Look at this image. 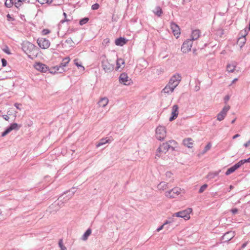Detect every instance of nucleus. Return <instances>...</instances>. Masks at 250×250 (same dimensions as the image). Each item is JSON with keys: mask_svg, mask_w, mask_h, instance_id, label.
Listing matches in <instances>:
<instances>
[{"mask_svg": "<svg viewBox=\"0 0 250 250\" xmlns=\"http://www.w3.org/2000/svg\"><path fill=\"white\" fill-rule=\"evenodd\" d=\"M181 81V76L179 74L173 75L169 81L168 83L163 89L162 92L167 94L172 93L174 89L178 85Z\"/></svg>", "mask_w": 250, "mask_h": 250, "instance_id": "obj_1", "label": "nucleus"}, {"mask_svg": "<svg viewBox=\"0 0 250 250\" xmlns=\"http://www.w3.org/2000/svg\"><path fill=\"white\" fill-rule=\"evenodd\" d=\"M21 48L28 58L33 59L37 57L38 49L37 47L31 42L25 41L21 43Z\"/></svg>", "mask_w": 250, "mask_h": 250, "instance_id": "obj_2", "label": "nucleus"}, {"mask_svg": "<svg viewBox=\"0 0 250 250\" xmlns=\"http://www.w3.org/2000/svg\"><path fill=\"white\" fill-rule=\"evenodd\" d=\"M156 138L159 141H163L167 135V131L165 127L161 125L158 126L155 130Z\"/></svg>", "mask_w": 250, "mask_h": 250, "instance_id": "obj_3", "label": "nucleus"}, {"mask_svg": "<svg viewBox=\"0 0 250 250\" xmlns=\"http://www.w3.org/2000/svg\"><path fill=\"white\" fill-rule=\"evenodd\" d=\"M102 67L105 73L112 72L114 68L113 64L110 63L104 56L102 61Z\"/></svg>", "mask_w": 250, "mask_h": 250, "instance_id": "obj_4", "label": "nucleus"}, {"mask_svg": "<svg viewBox=\"0 0 250 250\" xmlns=\"http://www.w3.org/2000/svg\"><path fill=\"white\" fill-rule=\"evenodd\" d=\"M192 212V209L188 208L187 209L179 211L173 214V216L181 217L185 220H188L190 218L189 214Z\"/></svg>", "mask_w": 250, "mask_h": 250, "instance_id": "obj_5", "label": "nucleus"}, {"mask_svg": "<svg viewBox=\"0 0 250 250\" xmlns=\"http://www.w3.org/2000/svg\"><path fill=\"white\" fill-rule=\"evenodd\" d=\"M181 188L175 187L169 191L165 192V196L169 198H174L181 193Z\"/></svg>", "mask_w": 250, "mask_h": 250, "instance_id": "obj_6", "label": "nucleus"}, {"mask_svg": "<svg viewBox=\"0 0 250 250\" xmlns=\"http://www.w3.org/2000/svg\"><path fill=\"white\" fill-rule=\"evenodd\" d=\"M169 146H170L168 145L167 142L160 145L157 150L156 157L160 158L161 156V152L166 153L168 150L169 149L171 148Z\"/></svg>", "mask_w": 250, "mask_h": 250, "instance_id": "obj_7", "label": "nucleus"}, {"mask_svg": "<svg viewBox=\"0 0 250 250\" xmlns=\"http://www.w3.org/2000/svg\"><path fill=\"white\" fill-rule=\"evenodd\" d=\"M37 42L40 47L44 49L49 48L50 45V41L45 38H39Z\"/></svg>", "mask_w": 250, "mask_h": 250, "instance_id": "obj_8", "label": "nucleus"}, {"mask_svg": "<svg viewBox=\"0 0 250 250\" xmlns=\"http://www.w3.org/2000/svg\"><path fill=\"white\" fill-rule=\"evenodd\" d=\"M192 42L193 41L190 39H188L184 42L181 47V51L185 53L190 51Z\"/></svg>", "mask_w": 250, "mask_h": 250, "instance_id": "obj_9", "label": "nucleus"}, {"mask_svg": "<svg viewBox=\"0 0 250 250\" xmlns=\"http://www.w3.org/2000/svg\"><path fill=\"white\" fill-rule=\"evenodd\" d=\"M229 109L230 106L229 105L224 107L222 110L217 114V120L219 121L224 120Z\"/></svg>", "mask_w": 250, "mask_h": 250, "instance_id": "obj_10", "label": "nucleus"}, {"mask_svg": "<svg viewBox=\"0 0 250 250\" xmlns=\"http://www.w3.org/2000/svg\"><path fill=\"white\" fill-rule=\"evenodd\" d=\"M34 67L36 70L42 72H46L49 70L46 65L41 62H36L34 65Z\"/></svg>", "mask_w": 250, "mask_h": 250, "instance_id": "obj_11", "label": "nucleus"}, {"mask_svg": "<svg viewBox=\"0 0 250 250\" xmlns=\"http://www.w3.org/2000/svg\"><path fill=\"white\" fill-rule=\"evenodd\" d=\"M130 79H129L125 73H122L119 77V81L121 83L128 85L130 84Z\"/></svg>", "mask_w": 250, "mask_h": 250, "instance_id": "obj_12", "label": "nucleus"}, {"mask_svg": "<svg viewBox=\"0 0 250 250\" xmlns=\"http://www.w3.org/2000/svg\"><path fill=\"white\" fill-rule=\"evenodd\" d=\"M178 106L176 104L174 105L172 107L171 116L169 118V120L172 121L175 120L178 115Z\"/></svg>", "mask_w": 250, "mask_h": 250, "instance_id": "obj_13", "label": "nucleus"}, {"mask_svg": "<svg viewBox=\"0 0 250 250\" xmlns=\"http://www.w3.org/2000/svg\"><path fill=\"white\" fill-rule=\"evenodd\" d=\"M170 26L173 34L175 36H177L176 38H178L180 34L179 27L176 23L173 22L171 23Z\"/></svg>", "mask_w": 250, "mask_h": 250, "instance_id": "obj_14", "label": "nucleus"}, {"mask_svg": "<svg viewBox=\"0 0 250 250\" xmlns=\"http://www.w3.org/2000/svg\"><path fill=\"white\" fill-rule=\"evenodd\" d=\"M234 237V231H229L226 233L223 236L222 239L224 240L225 242H228L232 238Z\"/></svg>", "mask_w": 250, "mask_h": 250, "instance_id": "obj_15", "label": "nucleus"}, {"mask_svg": "<svg viewBox=\"0 0 250 250\" xmlns=\"http://www.w3.org/2000/svg\"><path fill=\"white\" fill-rule=\"evenodd\" d=\"M193 140L191 138H188L183 140V144L188 148H192L193 147Z\"/></svg>", "mask_w": 250, "mask_h": 250, "instance_id": "obj_16", "label": "nucleus"}, {"mask_svg": "<svg viewBox=\"0 0 250 250\" xmlns=\"http://www.w3.org/2000/svg\"><path fill=\"white\" fill-rule=\"evenodd\" d=\"M68 192H69L70 193L68 194L67 196H66V200H65V202L67 201L70 199L72 198V197L73 196L74 193L76 192V190H75L74 188H72L71 189H70L69 191H66L64 192L63 194H66Z\"/></svg>", "mask_w": 250, "mask_h": 250, "instance_id": "obj_17", "label": "nucleus"}, {"mask_svg": "<svg viewBox=\"0 0 250 250\" xmlns=\"http://www.w3.org/2000/svg\"><path fill=\"white\" fill-rule=\"evenodd\" d=\"M200 31L199 30L196 29L193 30L191 34V39L193 41V40H196L200 37Z\"/></svg>", "mask_w": 250, "mask_h": 250, "instance_id": "obj_18", "label": "nucleus"}, {"mask_svg": "<svg viewBox=\"0 0 250 250\" xmlns=\"http://www.w3.org/2000/svg\"><path fill=\"white\" fill-rule=\"evenodd\" d=\"M108 103V99L106 98H102L98 102V104L100 106L104 107Z\"/></svg>", "mask_w": 250, "mask_h": 250, "instance_id": "obj_19", "label": "nucleus"}, {"mask_svg": "<svg viewBox=\"0 0 250 250\" xmlns=\"http://www.w3.org/2000/svg\"><path fill=\"white\" fill-rule=\"evenodd\" d=\"M126 43V40L123 37H120L115 40V44L118 46H123Z\"/></svg>", "mask_w": 250, "mask_h": 250, "instance_id": "obj_20", "label": "nucleus"}, {"mask_svg": "<svg viewBox=\"0 0 250 250\" xmlns=\"http://www.w3.org/2000/svg\"><path fill=\"white\" fill-rule=\"evenodd\" d=\"M168 188L167 183L165 182H161L157 186V188L160 190H164Z\"/></svg>", "mask_w": 250, "mask_h": 250, "instance_id": "obj_21", "label": "nucleus"}, {"mask_svg": "<svg viewBox=\"0 0 250 250\" xmlns=\"http://www.w3.org/2000/svg\"><path fill=\"white\" fill-rule=\"evenodd\" d=\"M236 66L235 62L228 64L227 66V70L229 72H233Z\"/></svg>", "mask_w": 250, "mask_h": 250, "instance_id": "obj_22", "label": "nucleus"}, {"mask_svg": "<svg viewBox=\"0 0 250 250\" xmlns=\"http://www.w3.org/2000/svg\"><path fill=\"white\" fill-rule=\"evenodd\" d=\"M20 127L21 125H19L17 123H13L7 128L11 132L13 130H19Z\"/></svg>", "mask_w": 250, "mask_h": 250, "instance_id": "obj_23", "label": "nucleus"}, {"mask_svg": "<svg viewBox=\"0 0 250 250\" xmlns=\"http://www.w3.org/2000/svg\"><path fill=\"white\" fill-rule=\"evenodd\" d=\"M110 140L109 139H106L103 138L101 139L99 141V142L96 145V147H99L105 144L106 143H110Z\"/></svg>", "mask_w": 250, "mask_h": 250, "instance_id": "obj_24", "label": "nucleus"}, {"mask_svg": "<svg viewBox=\"0 0 250 250\" xmlns=\"http://www.w3.org/2000/svg\"><path fill=\"white\" fill-rule=\"evenodd\" d=\"M246 39L245 36L239 38L237 41V44L242 47L245 43Z\"/></svg>", "mask_w": 250, "mask_h": 250, "instance_id": "obj_25", "label": "nucleus"}, {"mask_svg": "<svg viewBox=\"0 0 250 250\" xmlns=\"http://www.w3.org/2000/svg\"><path fill=\"white\" fill-rule=\"evenodd\" d=\"M65 202H63L60 200L58 202L57 204L55 203L54 204H52L51 206H50V208H53L54 206H55L56 205H57L58 207L57 208L56 210H58L61 207L63 206Z\"/></svg>", "mask_w": 250, "mask_h": 250, "instance_id": "obj_26", "label": "nucleus"}, {"mask_svg": "<svg viewBox=\"0 0 250 250\" xmlns=\"http://www.w3.org/2000/svg\"><path fill=\"white\" fill-rule=\"evenodd\" d=\"M91 230L90 229H87L86 231L84 232L83 235L82 236V240L85 241L87 239L88 237L91 234Z\"/></svg>", "mask_w": 250, "mask_h": 250, "instance_id": "obj_27", "label": "nucleus"}, {"mask_svg": "<svg viewBox=\"0 0 250 250\" xmlns=\"http://www.w3.org/2000/svg\"><path fill=\"white\" fill-rule=\"evenodd\" d=\"M69 58L66 57L62 60V62L60 64V66L64 68L66 66V65L69 63Z\"/></svg>", "mask_w": 250, "mask_h": 250, "instance_id": "obj_28", "label": "nucleus"}, {"mask_svg": "<svg viewBox=\"0 0 250 250\" xmlns=\"http://www.w3.org/2000/svg\"><path fill=\"white\" fill-rule=\"evenodd\" d=\"M153 12L158 17H160L163 13L162 8L160 6H157L155 8V10L153 11Z\"/></svg>", "mask_w": 250, "mask_h": 250, "instance_id": "obj_29", "label": "nucleus"}, {"mask_svg": "<svg viewBox=\"0 0 250 250\" xmlns=\"http://www.w3.org/2000/svg\"><path fill=\"white\" fill-rule=\"evenodd\" d=\"M167 143L170 146H169L172 149V150H174V147H176V146L177 145L176 142L173 140H169V141L167 142Z\"/></svg>", "mask_w": 250, "mask_h": 250, "instance_id": "obj_30", "label": "nucleus"}, {"mask_svg": "<svg viewBox=\"0 0 250 250\" xmlns=\"http://www.w3.org/2000/svg\"><path fill=\"white\" fill-rule=\"evenodd\" d=\"M220 171L209 173L208 174V178L209 179L214 178L215 177L217 176L219 174Z\"/></svg>", "mask_w": 250, "mask_h": 250, "instance_id": "obj_31", "label": "nucleus"}, {"mask_svg": "<svg viewBox=\"0 0 250 250\" xmlns=\"http://www.w3.org/2000/svg\"><path fill=\"white\" fill-rule=\"evenodd\" d=\"M60 68V65H56L53 67H52L51 69H49V72L51 73H57L58 70H59Z\"/></svg>", "mask_w": 250, "mask_h": 250, "instance_id": "obj_32", "label": "nucleus"}, {"mask_svg": "<svg viewBox=\"0 0 250 250\" xmlns=\"http://www.w3.org/2000/svg\"><path fill=\"white\" fill-rule=\"evenodd\" d=\"M125 63L124 60L122 59H118L117 60V66L116 69L118 70L121 67V64H124Z\"/></svg>", "mask_w": 250, "mask_h": 250, "instance_id": "obj_33", "label": "nucleus"}, {"mask_svg": "<svg viewBox=\"0 0 250 250\" xmlns=\"http://www.w3.org/2000/svg\"><path fill=\"white\" fill-rule=\"evenodd\" d=\"M5 5L8 8H10L13 5V2L12 0H6L5 2Z\"/></svg>", "mask_w": 250, "mask_h": 250, "instance_id": "obj_34", "label": "nucleus"}, {"mask_svg": "<svg viewBox=\"0 0 250 250\" xmlns=\"http://www.w3.org/2000/svg\"><path fill=\"white\" fill-rule=\"evenodd\" d=\"M211 147V145L210 143H208L207 144V145H206V146L205 147L204 149L203 150L202 153L204 154L206 152H207L208 150H209L210 149Z\"/></svg>", "mask_w": 250, "mask_h": 250, "instance_id": "obj_35", "label": "nucleus"}, {"mask_svg": "<svg viewBox=\"0 0 250 250\" xmlns=\"http://www.w3.org/2000/svg\"><path fill=\"white\" fill-rule=\"evenodd\" d=\"M36 0L38 1L41 4H43L45 3L50 4L53 1L52 0Z\"/></svg>", "mask_w": 250, "mask_h": 250, "instance_id": "obj_36", "label": "nucleus"}, {"mask_svg": "<svg viewBox=\"0 0 250 250\" xmlns=\"http://www.w3.org/2000/svg\"><path fill=\"white\" fill-rule=\"evenodd\" d=\"M88 21L89 19L88 18H84L80 21L79 23L81 25H83L86 23Z\"/></svg>", "mask_w": 250, "mask_h": 250, "instance_id": "obj_37", "label": "nucleus"}, {"mask_svg": "<svg viewBox=\"0 0 250 250\" xmlns=\"http://www.w3.org/2000/svg\"><path fill=\"white\" fill-rule=\"evenodd\" d=\"M59 245L61 250H66V248L63 245V241L62 239H60L59 241Z\"/></svg>", "mask_w": 250, "mask_h": 250, "instance_id": "obj_38", "label": "nucleus"}, {"mask_svg": "<svg viewBox=\"0 0 250 250\" xmlns=\"http://www.w3.org/2000/svg\"><path fill=\"white\" fill-rule=\"evenodd\" d=\"M207 187L208 185L207 184H204L203 186H202L199 190V192L200 193L203 192L205 191V190L207 188Z\"/></svg>", "mask_w": 250, "mask_h": 250, "instance_id": "obj_39", "label": "nucleus"}, {"mask_svg": "<svg viewBox=\"0 0 250 250\" xmlns=\"http://www.w3.org/2000/svg\"><path fill=\"white\" fill-rule=\"evenodd\" d=\"M171 223V222H170V221H166L165 222V223L163 225H162L161 226H160L159 228H158L157 229V231H158H158H160L161 230H162V229L164 228V226H165L166 225L168 224H169V223Z\"/></svg>", "mask_w": 250, "mask_h": 250, "instance_id": "obj_40", "label": "nucleus"}, {"mask_svg": "<svg viewBox=\"0 0 250 250\" xmlns=\"http://www.w3.org/2000/svg\"><path fill=\"white\" fill-rule=\"evenodd\" d=\"M235 171L234 170V169H233L232 167H230V168H228L227 171L226 172V175H229L230 174H231V173H233V172H234Z\"/></svg>", "mask_w": 250, "mask_h": 250, "instance_id": "obj_41", "label": "nucleus"}, {"mask_svg": "<svg viewBox=\"0 0 250 250\" xmlns=\"http://www.w3.org/2000/svg\"><path fill=\"white\" fill-rule=\"evenodd\" d=\"M109 43V39L108 38H106L103 41L102 44L104 46H106L108 45V44Z\"/></svg>", "mask_w": 250, "mask_h": 250, "instance_id": "obj_42", "label": "nucleus"}, {"mask_svg": "<svg viewBox=\"0 0 250 250\" xmlns=\"http://www.w3.org/2000/svg\"><path fill=\"white\" fill-rule=\"evenodd\" d=\"M243 165V163L242 160H240L239 162H238L237 163L235 164L234 165L236 167V168L238 169Z\"/></svg>", "mask_w": 250, "mask_h": 250, "instance_id": "obj_43", "label": "nucleus"}, {"mask_svg": "<svg viewBox=\"0 0 250 250\" xmlns=\"http://www.w3.org/2000/svg\"><path fill=\"white\" fill-rule=\"evenodd\" d=\"M21 4H22V2L21 1H20L19 0H17V1H16L15 2V7H16L17 8H19L20 7L21 5Z\"/></svg>", "mask_w": 250, "mask_h": 250, "instance_id": "obj_44", "label": "nucleus"}, {"mask_svg": "<svg viewBox=\"0 0 250 250\" xmlns=\"http://www.w3.org/2000/svg\"><path fill=\"white\" fill-rule=\"evenodd\" d=\"M50 33V30L47 29H44L42 30V34L43 35H47Z\"/></svg>", "mask_w": 250, "mask_h": 250, "instance_id": "obj_45", "label": "nucleus"}, {"mask_svg": "<svg viewBox=\"0 0 250 250\" xmlns=\"http://www.w3.org/2000/svg\"><path fill=\"white\" fill-rule=\"evenodd\" d=\"M78 60L77 59H75L74 60V63L75 65H76L78 67H82L83 70L84 69V67L82 66L81 64H79L78 62Z\"/></svg>", "mask_w": 250, "mask_h": 250, "instance_id": "obj_46", "label": "nucleus"}, {"mask_svg": "<svg viewBox=\"0 0 250 250\" xmlns=\"http://www.w3.org/2000/svg\"><path fill=\"white\" fill-rule=\"evenodd\" d=\"M10 131L7 128L2 133L1 136L4 137L6 136L7 134H8Z\"/></svg>", "mask_w": 250, "mask_h": 250, "instance_id": "obj_47", "label": "nucleus"}, {"mask_svg": "<svg viewBox=\"0 0 250 250\" xmlns=\"http://www.w3.org/2000/svg\"><path fill=\"white\" fill-rule=\"evenodd\" d=\"M92 10H97L99 8V4L98 3H95L92 6Z\"/></svg>", "mask_w": 250, "mask_h": 250, "instance_id": "obj_48", "label": "nucleus"}, {"mask_svg": "<svg viewBox=\"0 0 250 250\" xmlns=\"http://www.w3.org/2000/svg\"><path fill=\"white\" fill-rule=\"evenodd\" d=\"M230 211L231 212V213L233 214H235L236 213H237L238 211V210L237 208H232L230 210Z\"/></svg>", "mask_w": 250, "mask_h": 250, "instance_id": "obj_49", "label": "nucleus"}, {"mask_svg": "<svg viewBox=\"0 0 250 250\" xmlns=\"http://www.w3.org/2000/svg\"><path fill=\"white\" fill-rule=\"evenodd\" d=\"M59 70H58V73H62V72L63 71H65V69H64V68L63 67H62V66H60V68H59Z\"/></svg>", "mask_w": 250, "mask_h": 250, "instance_id": "obj_50", "label": "nucleus"}, {"mask_svg": "<svg viewBox=\"0 0 250 250\" xmlns=\"http://www.w3.org/2000/svg\"><path fill=\"white\" fill-rule=\"evenodd\" d=\"M1 62H2V66H5L6 65L7 61H6V60L5 59H1Z\"/></svg>", "mask_w": 250, "mask_h": 250, "instance_id": "obj_51", "label": "nucleus"}, {"mask_svg": "<svg viewBox=\"0 0 250 250\" xmlns=\"http://www.w3.org/2000/svg\"><path fill=\"white\" fill-rule=\"evenodd\" d=\"M166 175L167 177L170 178L172 175V173L170 171H167L166 173Z\"/></svg>", "mask_w": 250, "mask_h": 250, "instance_id": "obj_52", "label": "nucleus"}, {"mask_svg": "<svg viewBox=\"0 0 250 250\" xmlns=\"http://www.w3.org/2000/svg\"><path fill=\"white\" fill-rule=\"evenodd\" d=\"M14 105L16 107L17 109L21 110V108H20V106H21V104H19V103H15L14 104Z\"/></svg>", "mask_w": 250, "mask_h": 250, "instance_id": "obj_53", "label": "nucleus"}, {"mask_svg": "<svg viewBox=\"0 0 250 250\" xmlns=\"http://www.w3.org/2000/svg\"><path fill=\"white\" fill-rule=\"evenodd\" d=\"M242 160L243 164H244L246 163H250V157L247 159H243V160Z\"/></svg>", "mask_w": 250, "mask_h": 250, "instance_id": "obj_54", "label": "nucleus"}, {"mask_svg": "<svg viewBox=\"0 0 250 250\" xmlns=\"http://www.w3.org/2000/svg\"><path fill=\"white\" fill-rule=\"evenodd\" d=\"M6 17H7L8 21H14V18L11 17L10 15L9 14L7 15Z\"/></svg>", "mask_w": 250, "mask_h": 250, "instance_id": "obj_55", "label": "nucleus"}, {"mask_svg": "<svg viewBox=\"0 0 250 250\" xmlns=\"http://www.w3.org/2000/svg\"><path fill=\"white\" fill-rule=\"evenodd\" d=\"M3 51L4 52L7 53V54H10V52H9V48L8 47L6 46V48L3 49Z\"/></svg>", "mask_w": 250, "mask_h": 250, "instance_id": "obj_56", "label": "nucleus"}, {"mask_svg": "<svg viewBox=\"0 0 250 250\" xmlns=\"http://www.w3.org/2000/svg\"><path fill=\"white\" fill-rule=\"evenodd\" d=\"M229 99V97L228 95H227L224 98V101L225 103H227Z\"/></svg>", "mask_w": 250, "mask_h": 250, "instance_id": "obj_57", "label": "nucleus"}, {"mask_svg": "<svg viewBox=\"0 0 250 250\" xmlns=\"http://www.w3.org/2000/svg\"><path fill=\"white\" fill-rule=\"evenodd\" d=\"M2 117H3V119H4L6 121H8L9 119V116L7 115H3L2 116Z\"/></svg>", "mask_w": 250, "mask_h": 250, "instance_id": "obj_58", "label": "nucleus"}, {"mask_svg": "<svg viewBox=\"0 0 250 250\" xmlns=\"http://www.w3.org/2000/svg\"><path fill=\"white\" fill-rule=\"evenodd\" d=\"M240 135L239 134H237L233 136L232 139H235L237 138V137H239Z\"/></svg>", "mask_w": 250, "mask_h": 250, "instance_id": "obj_59", "label": "nucleus"}, {"mask_svg": "<svg viewBox=\"0 0 250 250\" xmlns=\"http://www.w3.org/2000/svg\"><path fill=\"white\" fill-rule=\"evenodd\" d=\"M247 244H248V242H246V243H244V244L242 245V246H241V248H242V249L244 248L247 246Z\"/></svg>", "mask_w": 250, "mask_h": 250, "instance_id": "obj_60", "label": "nucleus"}, {"mask_svg": "<svg viewBox=\"0 0 250 250\" xmlns=\"http://www.w3.org/2000/svg\"><path fill=\"white\" fill-rule=\"evenodd\" d=\"M71 41H72V40L71 38H69L67 40H66V42L67 43H69Z\"/></svg>", "mask_w": 250, "mask_h": 250, "instance_id": "obj_61", "label": "nucleus"}, {"mask_svg": "<svg viewBox=\"0 0 250 250\" xmlns=\"http://www.w3.org/2000/svg\"><path fill=\"white\" fill-rule=\"evenodd\" d=\"M238 80L237 78H235L232 82V83H234L235 82H236Z\"/></svg>", "mask_w": 250, "mask_h": 250, "instance_id": "obj_62", "label": "nucleus"}, {"mask_svg": "<svg viewBox=\"0 0 250 250\" xmlns=\"http://www.w3.org/2000/svg\"><path fill=\"white\" fill-rule=\"evenodd\" d=\"M232 168H233V169H234V171H235L236 169H237L236 168V167H235V165H233V166H232Z\"/></svg>", "mask_w": 250, "mask_h": 250, "instance_id": "obj_63", "label": "nucleus"}, {"mask_svg": "<svg viewBox=\"0 0 250 250\" xmlns=\"http://www.w3.org/2000/svg\"><path fill=\"white\" fill-rule=\"evenodd\" d=\"M69 21V20H62L61 22L62 23H63V22H64V21Z\"/></svg>", "mask_w": 250, "mask_h": 250, "instance_id": "obj_64", "label": "nucleus"}]
</instances>
